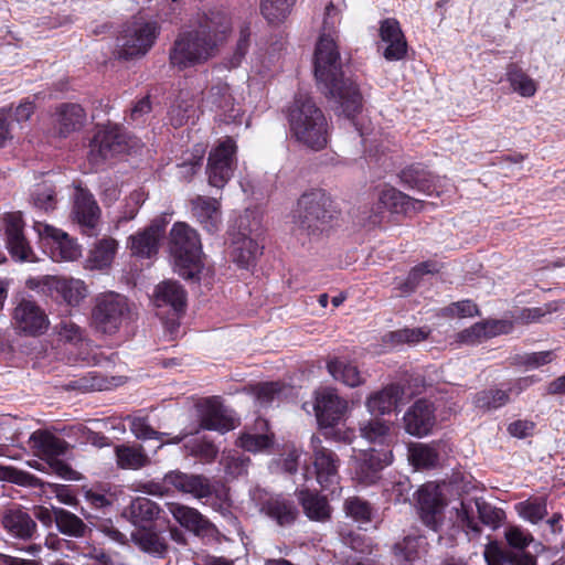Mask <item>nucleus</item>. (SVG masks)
Masks as SVG:
<instances>
[{"instance_id": "42", "label": "nucleus", "mask_w": 565, "mask_h": 565, "mask_svg": "<svg viewBox=\"0 0 565 565\" xmlns=\"http://www.w3.org/2000/svg\"><path fill=\"white\" fill-rule=\"evenodd\" d=\"M274 437L269 431L246 430L238 436L236 446L248 452H262L274 445Z\"/></svg>"}, {"instance_id": "20", "label": "nucleus", "mask_w": 565, "mask_h": 565, "mask_svg": "<svg viewBox=\"0 0 565 565\" xmlns=\"http://www.w3.org/2000/svg\"><path fill=\"white\" fill-rule=\"evenodd\" d=\"M7 246L13 258L21 262H35L36 258L23 234V221L20 213L6 217Z\"/></svg>"}, {"instance_id": "9", "label": "nucleus", "mask_w": 565, "mask_h": 565, "mask_svg": "<svg viewBox=\"0 0 565 565\" xmlns=\"http://www.w3.org/2000/svg\"><path fill=\"white\" fill-rule=\"evenodd\" d=\"M170 488L191 494L196 499L210 498L214 492V487L207 477L179 470L168 472L163 477L162 483L149 482L146 484L147 492L150 494L163 495Z\"/></svg>"}, {"instance_id": "11", "label": "nucleus", "mask_w": 565, "mask_h": 565, "mask_svg": "<svg viewBox=\"0 0 565 565\" xmlns=\"http://www.w3.org/2000/svg\"><path fill=\"white\" fill-rule=\"evenodd\" d=\"M195 409L200 423L195 433L200 429H206L224 434L235 429L238 425L237 419L216 396L199 401L195 404Z\"/></svg>"}, {"instance_id": "13", "label": "nucleus", "mask_w": 565, "mask_h": 565, "mask_svg": "<svg viewBox=\"0 0 565 565\" xmlns=\"http://www.w3.org/2000/svg\"><path fill=\"white\" fill-rule=\"evenodd\" d=\"M311 460L316 479L322 488H330L339 482L340 459L334 451L323 446L319 436L310 438Z\"/></svg>"}, {"instance_id": "40", "label": "nucleus", "mask_w": 565, "mask_h": 565, "mask_svg": "<svg viewBox=\"0 0 565 565\" xmlns=\"http://www.w3.org/2000/svg\"><path fill=\"white\" fill-rule=\"evenodd\" d=\"M380 202L395 212L420 210L424 206V202L422 200L414 199L393 188L385 189L381 192Z\"/></svg>"}, {"instance_id": "45", "label": "nucleus", "mask_w": 565, "mask_h": 565, "mask_svg": "<svg viewBox=\"0 0 565 565\" xmlns=\"http://www.w3.org/2000/svg\"><path fill=\"white\" fill-rule=\"evenodd\" d=\"M132 539L141 551L154 556L163 557L168 551L164 539L154 532L139 531L132 534Z\"/></svg>"}, {"instance_id": "52", "label": "nucleus", "mask_w": 565, "mask_h": 565, "mask_svg": "<svg viewBox=\"0 0 565 565\" xmlns=\"http://www.w3.org/2000/svg\"><path fill=\"white\" fill-rule=\"evenodd\" d=\"M130 515L135 523L152 521L160 512L159 507L147 498H137L129 507Z\"/></svg>"}, {"instance_id": "38", "label": "nucleus", "mask_w": 565, "mask_h": 565, "mask_svg": "<svg viewBox=\"0 0 565 565\" xmlns=\"http://www.w3.org/2000/svg\"><path fill=\"white\" fill-rule=\"evenodd\" d=\"M258 243L245 235H242L233 242L231 256L234 263L241 267L250 266L260 254Z\"/></svg>"}, {"instance_id": "35", "label": "nucleus", "mask_w": 565, "mask_h": 565, "mask_svg": "<svg viewBox=\"0 0 565 565\" xmlns=\"http://www.w3.org/2000/svg\"><path fill=\"white\" fill-rule=\"evenodd\" d=\"M483 555L488 565H536L532 555H515L512 552L503 551L495 542L486 546Z\"/></svg>"}, {"instance_id": "63", "label": "nucleus", "mask_w": 565, "mask_h": 565, "mask_svg": "<svg viewBox=\"0 0 565 565\" xmlns=\"http://www.w3.org/2000/svg\"><path fill=\"white\" fill-rule=\"evenodd\" d=\"M438 271L437 265L431 262H424L415 266L408 274L404 284L405 291H412L418 285L420 278L426 274H434Z\"/></svg>"}, {"instance_id": "15", "label": "nucleus", "mask_w": 565, "mask_h": 565, "mask_svg": "<svg viewBox=\"0 0 565 565\" xmlns=\"http://www.w3.org/2000/svg\"><path fill=\"white\" fill-rule=\"evenodd\" d=\"M34 228L50 248L52 259L74 260L81 256L79 246L65 232L42 222H36Z\"/></svg>"}, {"instance_id": "8", "label": "nucleus", "mask_w": 565, "mask_h": 565, "mask_svg": "<svg viewBox=\"0 0 565 565\" xmlns=\"http://www.w3.org/2000/svg\"><path fill=\"white\" fill-rule=\"evenodd\" d=\"M30 447L34 454L45 460L49 468L64 479H74V470L58 457L68 449V444L46 430H36L30 436Z\"/></svg>"}, {"instance_id": "7", "label": "nucleus", "mask_w": 565, "mask_h": 565, "mask_svg": "<svg viewBox=\"0 0 565 565\" xmlns=\"http://www.w3.org/2000/svg\"><path fill=\"white\" fill-rule=\"evenodd\" d=\"M158 35L154 22L136 21L127 25L117 38L118 58L130 60L143 56L153 45Z\"/></svg>"}, {"instance_id": "44", "label": "nucleus", "mask_w": 565, "mask_h": 565, "mask_svg": "<svg viewBox=\"0 0 565 565\" xmlns=\"http://www.w3.org/2000/svg\"><path fill=\"white\" fill-rule=\"evenodd\" d=\"M55 523L61 533L74 537L84 536L87 529L82 519L61 508L55 509Z\"/></svg>"}, {"instance_id": "4", "label": "nucleus", "mask_w": 565, "mask_h": 565, "mask_svg": "<svg viewBox=\"0 0 565 565\" xmlns=\"http://www.w3.org/2000/svg\"><path fill=\"white\" fill-rule=\"evenodd\" d=\"M330 207L331 200L322 190L302 194L294 214L295 235L311 238L322 234L332 217Z\"/></svg>"}, {"instance_id": "28", "label": "nucleus", "mask_w": 565, "mask_h": 565, "mask_svg": "<svg viewBox=\"0 0 565 565\" xmlns=\"http://www.w3.org/2000/svg\"><path fill=\"white\" fill-rule=\"evenodd\" d=\"M45 286L52 295L62 298L71 306L78 305L86 296L87 289L85 284L79 279H66L60 277H47Z\"/></svg>"}, {"instance_id": "1", "label": "nucleus", "mask_w": 565, "mask_h": 565, "mask_svg": "<svg viewBox=\"0 0 565 565\" xmlns=\"http://www.w3.org/2000/svg\"><path fill=\"white\" fill-rule=\"evenodd\" d=\"M232 31L230 17L220 10L204 13L198 29L182 32L169 54L170 64L179 70L201 65L215 57Z\"/></svg>"}, {"instance_id": "56", "label": "nucleus", "mask_w": 565, "mask_h": 565, "mask_svg": "<svg viewBox=\"0 0 565 565\" xmlns=\"http://www.w3.org/2000/svg\"><path fill=\"white\" fill-rule=\"evenodd\" d=\"M477 502L478 499H468L459 503L456 509L458 520L468 530L478 534L480 532L478 522L476 521L477 515Z\"/></svg>"}, {"instance_id": "31", "label": "nucleus", "mask_w": 565, "mask_h": 565, "mask_svg": "<svg viewBox=\"0 0 565 565\" xmlns=\"http://www.w3.org/2000/svg\"><path fill=\"white\" fill-rule=\"evenodd\" d=\"M402 396L403 390L398 385L391 384L367 396L365 406L371 414L385 415L397 406Z\"/></svg>"}, {"instance_id": "12", "label": "nucleus", "mask_w": 565, "mask_h": 565, "mask_svg": "<svg viewBox=\"0 0 565 565\" xmlns=\"http://www.w3.org/2000/svg\"><path fill=\"white\" fill-rule=\"evenodd\" d=\"M392 451L385 448L359 451L352 456L354 479L366 486L375 483L381 477V471L392 462Z\"/></svg>"}, {"instance_id": "22", "label": "nucleus", "mask_w": 565, "mask_h": 565, "mask_svg": "<svg viewBox=\"0 0 565 565\" xmlns=\"http://www.w3.org/2000/svg\"><path fill=\"white\" fill-rule=\"evenodd\" d=\"M191 213L209 233H215L222 226L221 202L217 199L196 195L191 200Z\"/></svg>"}, {"instance_id": "39", "label": "nucleus", "mask_w": 565, "mask_h": 565, "mask_svg": "<svg viewBox=\"0 0 565 565\" xmlns=\"http://www.w3.org/2000/svg\"><path fill=\"white\" fill-rule=\"evenodd\" d=\"M118 244L114 238L100 239L90 250L87 264L90 269H104L113 263Z\"/></svg>"}, {"instance_id": "53", "label": "nucleus", "mask_w": 565, "mask_h": 565, "mask_svg": "<svg viewBox=\"0 0 565 565\" xmlns=\"http://www.w3.org/2000/svg\"><path fill=\"white\" fill-rule=\"evenodd\" d=\"M55 333L60 342L79 347L84 343L83 330L71 320H63L55 327Z\"/></svg>"}, {"instance_id": "50", "label": "nucleus", "mask_w": 565, "mask_h": 565, "mask_svg": "<svg viewBox=\"0 0 565 565\" xmlns=\"http://www.w3.org/2000/svg\"><path fill=\"white\" fill-rule=\"evenodd\" d=\"M249 463V457L234 451L223 452L221 459V465L224 467L225 473L231 478H237L245 475L248 470Z\"/></svg>"}, {"instance_id": "62", "label": "nucleus", "mask_w": 565, "mask_h": 565, "mask_svg": "<svg viewBox=\"0 0 565 565\" xmlns=\"http://www.w3.org/2000/svg\"><path fill=\"white\" fill-rule=\"evenodd\" d=\"M443 313L448 317L468 318L477 316L479 310L477 305L471 300H461L444 308Z\"/></svg>"}, {"instance_id": "6", "label": "nucleus", "mask_w": 565, "mask_h": 565, "mask_svg": "<svg viewBox=\"0 0 565 565\" xmlns=\"http://www.w3.org/2000/svg\"><path fill=\"white\" fill-rule=\"evenodd\" d=\"M130 318L128 299L116 292L100 294L95 298L90 324L103 334H115Z\"/></svg>"}, {"instance_id": "36", "label": "nucleus", "mask_w": 565, "mask_h": 565, "mask_svg": "<svg viewBox=\"0 0 565 565\" xmlns=\"http://www.w3.org/2000/svg\"><path fill=\"white\" fill-rule=\"evenodd\" d=\"M327 369L335 381L350 387H356L364 383L358 366L345 360L334 358L328 362Z\"/></svg>"}, {"instance_id": "49", "label": "nucleus", "mask_w": 565, "mask_h": 565, "mask_svg": "<svg viewBox=\"0 0 565 565\" xmlns=\"http://www.w3.org/2000/svg\"><path fill=\"white\" fill-rule=\"evenodd\" d=\"M185 449L189 455L199 458L202 462H213L218 454V448L210 440L204 438H194L185 443Z\"/></svg>"}, {"instance_id": "29", "label": "nucleus", "mask_w": 565, "mask_h": 565, "mask_svg": "<svg viewBox=\"0 0 565 565\" xmlns=\"http://www.w3.org/2000/svg\"><path fill=\"white\" fill-rule=\"evenodd\" d=\"M74 216L79 225L93 231L99 221V207L93 195L84 189H77L74 203Z\"/></svg>"}, {"instance_id": "47", "label": "nucleus", "mask_w": 565, "mask_h": 565, "mask_svg": "<svg viewBox=\"0 0 565 565\" xmlns=\"http://www.w3.org/2000/svg\"><path fill=\"white\" fill-rule=\"evenodd\" d=\"M408 458L416 468H433L437 465L439 456L434 446L414 444L409 447Z\"/></svg>"}, {"instance_id": "55", "label": "nucleus", "mask_w": 565, "mask_h": 565, "mask_svg": "<svg viewBox=\"0 0 565 565\" xmlns=\"http://www.w3.org/2000/svg\"><path fill=\"white\" fill-rule=\"evenodd\" d=\"M196 107L193 99H181L172 105L169 111L170 122L174 127L185 125L190 119L194 118Z\"/></svg>"}, {"instance_id": "14", "label": "nucleus", "mask_w": 565, "mask_h": 565, "mask_svg": "<svg viewBox=\"0 0 565 565\" xmlns=\"http://www.w3.org/2000/svg\"><path fill=\"white\" fill-rule=\"evenodd\" d=\"M313 408L319 427L332 428L345 416L349 404L334 388L324 387L316 392Z\"/></svg>"}, {"instance_id": "21", "label": "nucleus", "mask_w": 565, "mask_h": 565, "mask_svg": "<svg viewBox=\"0 0 565 565\" xmlns=\"http://www.w3.org/2000/svg\"><path fill=\"white\" fill-rule=\"evenodd\" d=\"M405 430L417 437L427 435L435 425L433 404L426 399H418L404 415Z\"/></svg>"}, {"instance_id": "26", "label": "nucleus", "mask_w": 565, "mask_h": 565, "mask_svg": "<svg viewBox=\"0 0 565 565\" xmlns=\"http://www.w3.org/2000/svg\"><path fill=\"white\" fill-rule=\"evenodd\" d=\"M164 233V224L152 223L147 228L129 237V246L134 255L151 257L157 254L159 242Z\"/></svg>"}, {"instance_id": "37", "label": "nucleus", "mask_w": 565, "mask_h": 565, "mask_svg": "<svg viewBox=\"0 0 565 565\" xmlns=\"http://www.w3.org/2000/svg\"><path fill=\"white\" fill-rule=\"evenodd\" d=\"M298 499L310 520L326 521L330 518V505L324 497L309 490H301Z\"/></svg>"}, {"instance_id": "48", "label": "nucleus", "mask_w": 565, "mask_h": 565, "mask_svg": "<svg viewBox=\"0 0 565 565\" xmlns=\"http://www.w3.org/2000/svg\"><path fill=\"white\" fill-rule=\"evenodd\" d=\"M509 399L508 392L499 388H490L477 393L473 403L476 407L480 409L493 411L505 405Z\"/></svg>"}, {"instance_id": "54", "label": "nucleus", "mask_w": 565, "mask_h": 565, "mask_svg": "<svg viewBox=\"0 0 565 565\" xmlns=\"http://www.w3.org/2000/svg\"><path fill=\"white\" fill-rule=\"evenodd\" d=\"M519 514L532 523H537L547 513L545 501L541 498L527 499L515 505Z\"/></svg>"}, {"instance_id": "24", "label": "nucleus", "mask_w": 565, "mask_h": 565, "mask_svg": "<svg viewBox=\"0 0 565 565\" xmlns=\"http://www.w3.org/2000/svg\"><path fill=\"white\" fill-rule=\"evenodd\" d=\"M512 328L513 323L509 320H484L459 332L457 339L461 343L476 344L500 334H507L512 331Z\"/></svg>"}, {"instance_id": "30", "label": "nucleus", "mask_w": 565, "mask_h": 565, "mask_svg": "<svg viewBox=\"0 0 565 565\" xmlns=\"http://www.w3.org/2000/svg\"><path fill=\"white\" fill-rule=\"evenodd\" d=\"M152 301L157 307L169 306L174 311H180L185 306L186 294L179 282L164 280L156 286Z\"/></svg>"}, {"instance_id": "19", "label": "nucleus", "mask_w": 565, "mask_h": 565, "mask_svg": "<svg viewBox=\"0 0 565 565\" xmlns=\"http://www.w3.org/2000/svg\"><path fill=\"white\" fill-rule=\"evenodd\" d=\"M1 527L12 537L28 541L36 532V523L20 505L9 504L0 514Z\"/></svg>"}, {"instance_id": "18", "label": "nucleus", "mask_w": 565, "mask_h": 565, "mask_svg": "<svg viewBox=\"0 0 565 565\" xmlns=\"http://www.w3.org/2000/svg\"><path fill=\"white\" fill-rule=\"evenodd\" d=\"M13 323L25 334L38 335L49 328L45 312L32 300L22 299L13 310Z\"/></svg>"}, {"instance_id": "58", "label": "nucleus", "mask_w": 565, "mask_h": 565, "mask_svg": "<svg viewBox=\"0 0 565 565\" xmlns=\"http://www.w3.org/2000/svg\"><path fill=\"white\" fill-rule=\"evenodd\" d=\"M429 331L425 328L401 329L390 334L393 344H415L425 340Z\"/></svg>"}, {"instance_id": "33", "label": "nucleus", "mask_w": 565, "mask_h": 565, "mask_svg": "<svg viewBox=\"0 0 565 565\" xmlns=\"http://www.w3.org/2000/svg\"><path fill=\"white\" fill-rule=\"evenodd\" d=\"M263 510L279 526L291 525L299 514L295 502L284 497L270 498L264 504Z\"/></svg>"}, {"instance_id": "5", "label": "nucleus", "mask_w": 565, "mask_h": 565, "mask_svg": "<svg viewBox=\"0 0 565 565\" xmlns=\"http://www.w3.org/2000/svg\"><path fill=\"white\" fill-rule=\"evenodd\" d=\"M170 253L175 270L192 278L200 266L202 245L198 232L185 223H175L170 231Z\"/></svg>"}, {"instance_id": "32", "label": "nucleus", "mask_w": 565, "mask_h": 565, "mask_svg": "<svg viewBox=\"0 0 565 565\" xmlns=\"http://www.w3.org/2000/svg\"><path fill=\"white\" fill-rule=\"evenodd\" d=\"M359 431L360 436L367 443L379 445L385 449H388L393 440L391 424L379 417L361 422Z\"/></svg>"}, {"instance_id": "57", "label": "nucleus", "mask_w": 565, "mask_h": 565, "mask_svg": "<svg viewBox=\"0 0 565 565\" xmlns=\"http://www.w3.org/2000/svg\"><path fill=\"white\" fill-rule=\"evenodd\" d=\"M344 510L347 515H349L356 522L366 523L371 521V505L366 501L358 497L347 499L344 502Z\"/></svg>"}, {"instance_id": "41", "label": "nucleus", "mask_w": 565, "mask_h": 565, "mask_svg": "<svg viewBox=\"0 0 565 565\" xmlns=\"http://www.w3.org/2000/svg\"><path fill=\"white\" fill-rule=\"evenodd\" d=\"M403 180L411 188L431 195L434 192L437 194V182L439 179L431 177L429 172L419 167H412L403 172Z\"/></svg>"}, {"instance_id": "25", "label": "nucleus", "mask_w": 565, "mask_h": 565, "mask_svg": "<svg viewBox=\"0 0 565 565\" xmlns=\"http://www.w3.org/2000/svg\"><path fill=\"white\" fill-rule=\"evenodd\" d=\"M380 36L385 44L383 55L387 61H398L405 56L407 51L406 40L399 23L395 19L382 21Z\"/></svg>"}, {"instance_id": "64", "label": "nucleus", "mask_w": 565, "mask_h": 565, "mask_svg": "<svg viewBox=\"0 0 565 565\" xmlns=\"http://www.w3.org/2000/svg\"><path fill=\"white\" fill-rule=\"evenodd\" d=\"M130 430L138 439H161L166 436L164 433H159L150 427L147 419L142 417H136L131 420Z\"/></svg>"}, {"instance_id": "3", "label": "nucleus", "mask_w": 565, "mask_h": 565, "mask_svg": "<svg viewBox=\"0 0 565 565\" xmlns=\"http://www.w3.org/2000/svg\"><path fill=\"white\" fill-rule=\"evenodd\" d=\"M290 130L305 146L320 150L328 143V121L322 110L306 93H298L289 107Z\"/></svg>"}, {"instance_id": "2", "label": "nucleus", "mask_w": 565, "mask_h": 565, "mask_svg": "<svg viewBox=\"0 0 565 565\" xmlns=\"http://www.w3.org/2000/svg\"><path fill=\"white\" fill-rule=\"evenodd\" d=\"M315 75L326 96L334 100L341 113L353 118L362 110V94L355 82L344 77L333 35L321 33L315 52Z\"/></svg>"}, {"instance_id": "27", "label": "nucleus", "mask_w": 565, "mask_h": 565, "mask_svg": "<svg viewBox=\"0 0 565 565\" xmlns=\"http://www.w3.org/2000/svg\"><path fill=\"white\" fill-rule=\"evenodd\" d=\"M85 119V111L77 104H62L53 115L54 128L61 137L79 130L84 126Z\"/></svg>"}, {"instance_id": "23", "label": "nucleus", "mask_w": 565, "mask_h": 565, "mask_svg": "<svg viewBox=\"0 0 565 565\" xmlns=\"http://www.w3.org/2000/svg\"><path fill=\"white\" fill-rule=\"evenodd\" d=\"M169 510L173 518L184 527L192 531L195 535L202 537H215L217 529L207 519H205L198 510L171 503Z\"/></svg>"}, {"instance_id": "61", "label": "nucleus", "mask_w": 565, "mask_h": 565, "mask_svg": "<svg viewBox=\"0 0 565 565\" xmlns=\"http://www.w3.org/2000/svg\"><path fill=\"white\" fill-rule=\"evenodd\" d=\"M33 203L36 207L50 211L55 207V191L47 184L38 185L32 193Z\"/></svg>"}, {"instance_id": "43", "label": "nucleus", "mask_w": 565, "mask_h": 565, "mask_svg": "<svg viewBox=\"0 0 565 565\" xmlns=\"http://www.w3.org/2000/svg\"><path fill=\"white\" fill-rule=\"evenodd\" d=\"M507 79L512 90L522 97H532L537 90L536 82L516 65L508 67Z\"/></svg>"}, {"instance_id": "51", "label": "nucleus", "mask_w": 565, "mask_h": 565, "mask_svg": "<svg viewBox=\"0 0 565 565\" xmlns=\"http://www.w3.org/2000/svg\"><path fill=\"white\" fill-rule=\"evenodd\" d=\"M420 544L422 537L419 536H406L402 542L396 543L393 551L397 564L407 565L413 561L418 554Z\"/></svg>"}, {"instance_id": "10", "label": "nucleus", "mask_w": 565, "mask_h": 565, "mask_svg": "<svg viewBox=\"0 0 565 565\" xmlns=\"http://www.w3.org/2000/svg\"><path fill=\"white\" fill-rule=\"evenodd\" d=\"M236 143L227 137L210 152L207 162L209 184L222 189L232 178L236 167Z\"/></svg>"}, {"instance_id": "17", "label": "nucleus", "mask_w": 565, "mask_h": 565, "mask_svg": "<svg viewBox=\"0 0 565 565\" xmlns=\"http://www.w3.org/2000/svg\"><path fill=\"white\" fill-rule=\"evenodd\" d=\"M89 148V160L98 164L125 151V136L118 127L102 128L94 135Z\"/></svg>"}, {"instance_id": "16", "label": "nucleus", "mask_w": 565, "mask_h": 565, "mask_svg": "<svg viewBox=\"0 0 565 565\" xmlns=\"http://www.w3.org/2000/svg\"><path fill=\"white\" fill-rule=\"evenodd\" d=\"M417 503L423 523L433 531H438L445 519V501L439 487L434 483L423 486L417 491Z\"/></svg>"}, {"instance_id": "46", "label": "nucleus", "mask_w": 565, "mask_h": 565, "mask_svg": "<svg viewBox=\"0 0 565 565\" xmlns=\"http://www.w3.org/2000/svg\"><path fill=\"white\" fill-rule=\"evenodd\" d=\"M295 0H263L262 13L271 24H278L285 21L290 13Z\"/></svg>"}, {"instance_id": "60", "label": "nucleus", "mask_w": 565, "mask_h": 565, "mask_svg": "<svg viewBox=\"0 0 565 565\" xmlns=\"http://www.w3.org/2000/svg\"><path fill=\"white\" fill-rule=\"evenodd\" d=\"M477 515L483 524L497 527L502 520L503 511L492 507L482 499H478Z\"/></svg>"}, {"instance_id": "34", "label": "nucleus", "mask_w": 565, "mask_h": 565, "mask_svg": "<svg viewBox=\"0 0 565 565\" xmlns=\"http://www.w3.org/2000/svg\"><path fill=\"white\" fill-rule=\"evenodd\" d=\"M115 454L117 465L121 469L138 470L150 463L148 455L139 445H118Z\"/></svg>"}, {"instance_id": "59", "label": "nucleus", "mask_w": 565, "mask_h": 565, "mask_svg": "<svg viewBox=\"0 0 565 565\" xmlns=\"http://www.w3.org/2000/svg\"><path fill=\"white\" fill-rule=\"evenodd\" d=\"M555 355L553 351H542L533 353L518 354L514 360L519 365H523L527 369H537L545 364L551 363Z\"/></svg>"}]
</instances>
